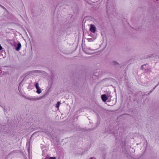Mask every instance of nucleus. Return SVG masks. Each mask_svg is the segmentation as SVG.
Returning <instances> with one entry per match:
<instances>
[{
	"label": "nucleus",
	"mask_w": 159,
	"mask_h": 159,
	"mask_svg": "<svg viewBox=\"0 0 159 159\" xmlns=\"http://www.w3.org/2000/svg\"><path fill=\"white\" fill-rule=\"evenodd\" d=\"M90 30L91 32L95 33L96 31V28L94 25H91Z\"/></svg>",
	"instance_id": "1"
},
{
	"label": "nucleus",
	"mask_w": 159,
	"mask_h": 159,
	"mask_svg": "<svg viewBox=\"0 0 159 159\" xmlns=\"http://www.w3.org/2000/svg\"><path fill=\"white\" fill-rule=\"evenodd\" d=\"M35 87L37 89V92L38 94H39L41 93V90L40 88L39 87V84L38 83H36L35 85Z\"/></svg>",
	"instance_id": "2"
},
{
	"label": "nucleus",
	"mask_w": 159,
	"mask_h": 159,
	"mask_svg": "<svg viewBox=\"0 0 159 159\" xmlns=\"http://www.w3.org/2000/svg\"><path fill=\"white\" fill-rule=\"evenodd\" d=\"M101 97L103 102H106L107 99V96L105 94L102 95Z\"/></svg>",
	"instance_id": "3"
},
{
	"label": "nucleus",
	"mask_w": 159,
	"mask_h": 159,
	"mask_svg": "<svg viewBox=\"0 0 159 159\" xmlns=\"http://www.w3.org/2000/svg\"><path fill=\"white\" fill-rule=\"evenodd\" d=\"M21 48V44L19 42L17 44V46L16 47V50L17 51H18Z\"/></svg>",
	"instance_id": "4"
},
{
	"label": "nucleus",
	"mask_w": 159,
	"mask_h": 159,
	"mask_svg": "<svg viewBox=\"0 0 159 159\" xmlns=\"http://www.w3.org/2000/svg\"><path fill=\"white\" fill-rule=\"evenodd\" d=\"M61 104L60 102H57V104L56 105V107H57L58 109H59V107Z\"/></svg>",
	"instance_id": "5"
},
{
	"label": "nucleus",
	"mask_w": 159,
	"mask_h": 159,
	"mask_svg": "<svg viewBox=\"0 0 159 159\" xmlns=\"http://www.w3.org/2000/svg\"><path fill=\"white\" fill-rule=\"evenodd\" d=\"M2 75V71L1 70H0V76H1Z\"/></svg>",
	"instance_id": "6"
},
{
	"label": "nucleus",
	"mask_w": 159,
	"mask_h": 159,
	"mask_svg": "<svg viewBox=\"0 0 159 159\" xmlns=\"http://www.w3.org/2000/svg\"><path fill=\"white\" fill-rule=\"evenodd\" d=\"M49 159H56V158L55 157H51L49 158Z\"/></svg>",
	"instance_id": "7"
},
{
	"label": "nucleus",
	"mask_w": 159,
	"mask_h": 159,
	"mask_svg": "<svg viewBox=\"0 0 159 159\" xmlns=\"http://www.w3.org/2000/svg\"><path fill=\"white\" fill-rule=\"evenodd\" d=\"M42 98V97L39 98H37V100H40V99H41Z\"/></svg>",
	"instance_id": "8"
},
{
	"label": "nucleus",
	"mask_w": 159,
	"mask_h": 159,
	"mask_svg": "<svg viewBox=\"0 0 159 159\" xmlns=\"http://www.w3.org/2000/svg\"><path fill=\"white\" fill-rule=\"evenodd\" d=\"M2 46L0 45V50H1L2 49Z\"/></svg>",
	"instance_id": "9"
},
{
	"label": "nucleus",
	"mask_w": 159,
	"mask_h": 159,
	"mask_svg": "<svg viewBox=\"0 0 159 159\" xmlns=\"http://www.w3.org/2000/svg\"><path fill=\"white\" fill-rule=\"evenodd\" d=\"M27 146H29V144L28 143H27Z\"/></svg>",
	"instance_id": "10"
},
{
	"label": "nucleus",
	"mask_w": 159,
	"mask_h": 159,
	"mask_svg": "<svg viewBox=\"0 0 159 159\" xmlns=\"http://www.w3.org/2000/svg\"><path fill=\"white\" fill-rule=\"evenodd\" d=\"M90 159H95L94 158H91Z\"/></svg>",
	"instance_id": "11"
},
{
	"label": "nucleus",
	"mask_w": 159,
	"mask_h": 159,
	"mask_svg": "<svg viewBox=\"0 0 159 159\" xmlns=\"http://www.w3.org/2000/svg\"><path fill=\"white\" fill-rule=\"evenodd\" d=\"M158 0H156V1H158Z\"/></svg>",
	"instance_id": "12"
}]
</instances>
